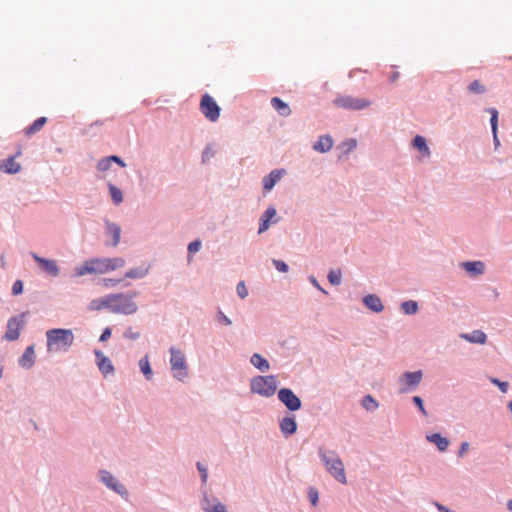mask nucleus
<instances>
[{"label":"nucleus","mask_w":512,"mask_h":512,"mask_svg":"<svg viewBox=\"0 0 512 512\" xmlns=\"http://www.w3.org/2000/svg\"><path fill=\"white\" fill-rule=\"evenodd\" d=\"M105 308L112 313L117 314H133L137 310L136 303L131 296L125 294H111L98 302V309Z\"/></svg>","instance_id":"nucleus-1"},{"label":"nucleus","mask_w":512,"mask_h":512,"mask_svg":"<svg viewBox=\"0 0 512 512\" xmlns=\"http://www.w3.org/2000/svg\"><path fill=\"white\" fill-rule=\"evenodd\" d=\"M48 352H66L74 342V335L70 329H50L46 332Z\"/></svg>","instance_id":"nucleus-2"},{"label":"nucleus","mask_w":512,"mask_h":512,"mask_svg":"<svg viewBox=\"0 0 512 512\" xmlns=\"http://www.w3.org/2000/svg\"><path fill=\"white\" fill-rule=\"evenodd\" d=\"M319 456L327 471L340 483L346 484L344 465L338 454L334 451L319 449Z\"/></svg>","instance_id":"nucleus-3"},{"label":"nucleus","mask_w":512,"mask_h":512,"mask_svg":"<svg viewBox=\"0 0 512 512\" xmlns=\"http://www.w3.org/2000/svg\"><path fill=\"white\" fill-rule=\"evenodd\" d=\"M277 387L278 383L276 377L273 375L256 376L250 381L251 392L262 397H271L275 394Z\"/></svg>","instance_id":"nucleus-4"},{"label":"nucleus","mask_w":512,"mask_h":512,"mask_svg":"<svg viewBox=\"0 0 512 512\" xmlns=\"http://www.w3.org/2000/svg\"><path fill=\"white\" fill-rule=\"evenodd\" d=\"M170 364L174 377L178 380H184L188 376V367L182 351L172 347L170 349Z\"/></svg>","instance_id":"nucleus-5"},{"label":"nucleus","mask_w":512,"mask_h":512,"mask_svg":"<svg viewBox=\"0 0 512 512\" xmlns=\"http://www.w3.org/2000/svg\"><path fill=\"white\" fill-rule=\"evenodd\" d=\"M200 111L211 122H215L220 117V107L212 96L204 94L200 101Z\"/></svg>","instance_id":"nucleus-6"},{"label":"nucleus","mask_w":512,"mask_h":512,"mask_svg":"<svg viewBox=\"0 0 512 512\" xmlns=\"http://www.w3.org/2000/svg\"><path fill=\"white\" fill-rule=\"evenodd\" d=\"M335 104L344 109L361 110L368 107L370 105V101L352 96H340L335 100Z\"/></svg>","instance_id":"nucleus-7"},{"label":"nucleus","mask_w":512,"mask_h":512,"mask_svg":"<svg viewBox=\"0 0 512 512\" xmlns=\"http://www.w3.org/2000/svg\"><path fill=\"white\" fill-rule=\"evenodd\" d=\"M278 398L291 411L299 410L301 407V400L289 388L280 389Z\"/></svg>","instance_id":"nucleus-8"},{"label":"nucleus","mask_w":512,"mask_h":512,"mask_svg":"<svg viewBox=\"0 0 512 512\" xmlns=\"http://www.w3.org/2000/svg\"><path fill=\"white\" fill-rule=\"evenodd\" d=\"M25 314H21L18 317L11 318L7 324V332L5 338L10 341L17 340L20 336V330L24 325Z\"/></svg>","instance_id":"nucleus-9"},{"label":"nucleus","mask_w":512,"mask_h":512,"mask_svg":"<svg viewBox=\"0 0 512 512\" xmlns=\"http://www.w3.org/2000/svg\"><path fill=\"white\" fill-rule=\"evenodd\" d=\"M125 260L121 257L98 259V274L109 273L122 268Z\"/></svg>","instance_id":"nucleus-10"},{"label":"nucleus","mask_w":512,"mask_h":512,"mask_svg":"<svg viewBox=\"0 0 512 512\" xmlns=\"http://www.w3.org/2000/svg\"><path fill=\"white\" fill-rule=\"evenodd\" d=\"M101 481L111 490L115 491L122 497L126 498L128 492L123 484H121L113 475L107 471L101 472Z\"/></svg>","instance_id":"nucleus-11"},{"label":"nucleus","mask_w":512,"mask_h":512,"mask_svg":"<svg viewBox=\"0 0 512 512\" xmlns=\"http://www.w3.org/2000/svg\"><path fill=\"white\" fill-rule=\"evenodd\" d=\"M31 256L42 271L53 277L59 275V268L56 261L40 257L36 253H32Z\"/></svg>","instance_id":"nucleus-12"},{"label":"nucleus","mask_w":512,"mask_h":512,"mask_svg":"<svg viewBox=\"0 0 512 512\" xmlns=\"http://www.w3.org/2000/svg\"><path fill=\"white\" fill-rule=\"evenodd\" d=\"M422 371L405 372L401 378L400 383L402 384L401 391L405 392L410 388L416 387L422 380Z\"/></svg>","instance_id":"nucleus-13"},{"label":"nucleus","mask_w":512,"mask_h":512,"mask_svg":"<svg viewBox=\"0 0 512 512\" xmlns=\"http://www.w3.org/2000/svg\"><path fill=\"white\" fill-rule=\"evenodd\" d=\"M120 233H121V228L117 224L106 222V226H105V235L107 237V239L105 241L106 245L115 247L119 243Z\"/></svg>","instance_id":"nucleus-14"},{"label":"nucleus","mask_w":512,"mask_h":512,"mask_svg":"<svg viewBox=\"0 0 512 512\" xmlns=\"http://www.w3.org/2000/svg\"><path fill=\"white\" fill-rule=\"evenodd\" d=\"M285 174V170H273L270 174L263 178V188L266 192L270 191L274 185L281 179Z\"/></svg>","instance_id":"nucleus-15"},{"label":"nucleus","mask_w":512,"mask_h":512,"mask_svg":"<svg viewBox=\"0 0 512 512\" xmlns=\"http://www.w3.org/2000/svg\"><path fill=\"white\" fill-rule=\"evenodd\" d=\"M363 303L368 309L376 313H379L384 309L381 299L375 294L365 296Z\"/></svg>","instance_id":"nucleus-16"},{"label":"nucleus","mask_w":512,"mask_h":512,"mask_svg":"<svg viewBox=\"0 0 512 512\" xmlns=\"http://www.w3.org/2000/svg\"><path fill=\"white\" fill-rule=\"evenodd\" d=\"M35 358L34 346H28L19 359V365L23 368L29 369L34 365Z\"/></svg>","instance_id":"nucleus-17"},{"label":"nucleus","mask_w":512,"mask_h":512,"mask_svg":"<svg viewBox=\"0 0 512 512\" xmlns=\"http://www.w3.org/2000/svg\"><path fill=\"white\" fill-rule=\"evenodd\" d=\"M333 146V140L330 136H320L317 142L314 144L313 149L320 153H325L331 150Z\"/></svg>","instance_id":"nucleus-18"},{"label":"nucleus","mask_w":512,"mask_h":512,"mask_svg":"<svg viewBox=\"0 0 512 512\" xmlns=\"http://www.w3.org/2000/svg\"><path fill=\"white\" fill-rule=\"evenodd\" d=\"M461 338L471 343L485 344L487 340L486 334L481 330H474L471 333H465L460 335Z\"/></svg>","instance_id":"nucleus-19"},{"label":"nucleus","mask_w":512,"mask_h":512,"mask_svg":"<svg viewBox=\"0 0 512 512\" xmlns=\"http://www.w3.org/2000/svg\"><path fill=\"white\" fill-rule=\"evenodd\" d=\"M276 215V209L274 207H268L266 211L263 213L260 219V226L258 233L261 234L265 232L270 225V220Z\"/></svg>","instance_id":"nucleus-20"},{"label":"nucleus","mask_w":512,"mask_h":512,"mask_svg":"<svg viewBox=\"0 0 512 512\" xmlns=\"http://www.w3.org/2000/svg\"><path fill=\"white\" fill-rule=\"evenodd\" d=\"M271 105L283 117H288L291 114L289 105L283 102L279 97H273L271 99Z\"/></svg>","instance_id":"nucleus-21"},{"label":"nucleus","mask_w":512,"mask_h":512,"mask_svg":"<svg viewBox=\"0 0 512 512\" xmlns=\"http://www.w3.org/2000/svg\"><path fill=\"white\" fill-rule=\"evenodd\" d=\"M20 168V164L15 161V157H9L5 159L0 165V169L9 174H15L19 172Z\"/></svg>","instance_id":"nucleus-22"},{"label":"nucleus","mask_w":512,"mask_h":512,"mask_svg":"<svg viewBox=\"0 0 512 512\" xmlns=\"http://www.w3.org/2000/svg\"><path fill=\"white\" fill-rule=\"evenodd\" d=\"M280 429L285 435H292L296 432L297 424L293 417H285L280 423Z\"/></svg>","instance_id":"nucleus-23"},{"label":"nucleus","mask_w":512,"mask_h":512,"mask_svg":"<svg viewBox=\"0 0 512 512\" xmlns=\"http://www.w3.org/2000/svg\"><path fill=\"white\" fill-rule=\"evenodd\" d=\"M95 269H96V264H95V261L92 259V260L86 261L82 265L76 267L74 275L76 277H82L86 274L93 273L95 271Z\"/></svg>","instance_id":"nucleus-24"},{"label":"nucleus","mask_w":512,"mask_h":512,"mask_svg":"<svg viewBox=\"0 0 512 512\" xmlns=\"http://www.w3.org/2000/svg\"><path fill=\"white\" fill-rule=\"evenodd\" d=\"M250 361L255 368L262 372L267 371L270 368L269 362L259 353L253 354Z\"/></svg>","instance_id":"nucleus-25"},{"label":"nucleus","mask_w":512,"mask_h":512,"mask_svg":"<svg viewBox=\"0 0 512 512\" xmlns=\"http://www.w3.org/2000/svg\"><path fill=\"white\" fill-rule=\"evenodd\" d=\"M427 440L434 443L440 451H445L449 446V441L440 434L435 433L427 436Z\"/></svg>","instance_id":"nucleus-26"},{"label":"nucleus","mask_w":512,"mask_h":512,"mask_svg":"<svg viewBox=\"0 0 512 512\" xmlns=\"http://www.w3.org/2000/svg\"><path fill=\"white\" fill-rule=\"evenodd\" d=\"M46 122H47V118L46 117H40V118L36 119L30 126H28L25 129V135L26 136H31V135L37 133L38 131H40L44 127Z\"/></svg>","instance_id":"nucleus-27"},{"label":"nucleus","mask_w":512,"mask_h":512,"mask_svg":"<svg viewBox=\"0 0 512 512\" xmlns=\"http://www.w3.org/2000/svg\"><path fill=\"white\" fill-rule=\"evenodd\" d=\"M487 112L491 115V128L494 136V141L496 145L499 144V140L497 138V128H498V111L495 108H488Z\"/></svg>","instance_id":"nucleus-28"},{"label":"nucleus","mask_w":512,"mask_h":512,"mask_svg":"<svg viewBox=\"0 0 512 512\" xmlns=\"http://www.w3.org/2000/svg\"><path fill=\"white\" fill-rule=\"evenodd\" d=\"M463 266L467 272L473 274H482L484 271V264L481 261L465 262Z\"/></svg>","instance_id":"nucleus-29"},{"label":"nucleus","mask_w":512,"mask_h":512,"mask_svg":"<svg viewBox=\"0 0 512 512\" xmlns=\"http://www.w3.org/2000/svg\"><path fill=\"white\" fill-rule=\"evenodd\" d=\"M413 146L421 151L425 156L430 155V150L426 144V140L424 137L417 135L413 140Z\"/></svg>","instance_id":"nucleus-30"},{"label":"nucleus","mask_w":512,"mask_h":512,"mask_svg":"<svg viewBox=\"0 0 512 512\" xmlns=\"http://www.w3.org/2000/svg\"><path fill=\"white\" fill-rule=\"evenodd\" d=\"M98 369L104 374H112L114 372V367L112 365V362L107 357H101L100 361L98 362Z\"/></svg>","instance_id":"nucleus-31"},{"label":"nucleus","mask_w":512,"mask_h":512,"mask_svg":"<svg viewBox=\"0 0 512 512\" xmlns=\"http://www.w3.org/2000/svg\"><path fill=\"white\" fill-rule=\"evenodd\" d=\"M147 273L148 268L146 267L134 268L125 273V278L140 279L146 276Z\"/></svg>","instance_id":"nucleus-32"},{"label":"nucleus","mask_w":512,"mask_h":512,"mask_svg":"<svg viewBox=\"0 0 512 512\" xmlns=\"http://www.w3.org/2000/svg\"><path fill=\"white\" fill-rule=\"evenodd\" d=\"M401 309L405 314L413 315L418 311V304L413 300H408L401 304Z\"/></svg>","instance_id":"nucleus-33"},{"label":"nucleus","mask_w":512,"mask_h":512,"mask_svg":"<svg viewBox=\"0 0 512 512\" xmlns=\"http://www.w3.org/2000/svg\"><path fill=\"white\" fill-rule=\"evenodd\" d=\"M110 196L115 204H120L123 201L122 191L114 186L113 184H109Z\"/></svg>","instance_id":"nucleus-34"},{"label":"nucleus","mask_w":512,"mask_h":512,"mask_svg":"<svg viewBox=\"0 0 512 512\" xmlns=\"http://www.w3.org/2000/svg\"><path fill=\"white\" fill-rule=\"evenodd\" d=\"M139 367L148 380L152 378V370L147 357L139 361Z\"/></svg>","instance_id":"nucleus-35"},{"label":"nucleus","mask_w":512,"mask_h":512,"mask_svg":"<svg viewBox=\"0 0 512 512\" xmlns=\"http://www.w3.org/2000/svg\"><path fill=\"white\" fill-rule=\"evenodd\" d=\"M328 280L332 285H340L342 280V273L340 270H331L328 274Z\"/></svg>","instance_id":"nucleus-36"},{"label":"nucleus","mask_w":512,"mask_h":512,"mask_svg":"<svg viewBox=\"0 0 512 512\" xmlns=\"http://www.w3.org/2000/svg\"><path fill=\"white\" fill-rule=\"evenodd\" d=\"M472 93L482 94L485 92V87L480 83L479 80H474L468 87Z\"/></svg>","instance_id":"nucleus-37"},{"label":"nucleus","mask_w":512,"mask_h":512,"mask_svg":"<svg viewBox=\"0 0 512 512\" xmlns=\"http://www.w3.org/2000/svg\"><path fill=\"white\" fill-rule=\"evenodd\" d=\"M363 406L367 410H373V409H376L378 407V403L375 401V399L372 396L367 395L363 399Z\"/></svg>","instance_id":"nucleus-38"},{"label":"nucleus","mask_w":512,"mask_h":512,"mask_svg":"<svg viewBox=\"0 0 512 512\" xmlns=\"http://www.w3.org/2000/svg\"><path fill=\"white\" fill-rule=\"evenodd\" d=\"M236 290H237V294L239 295L240 298L244 299V298L247 297L248 290H247V288L245 286V283L243 281H241V282H239L237 284Z\"/></svg>","instance_id":"nucleus-39"},{"label":"nucleus","mask_w":512,"mask_h":512,"mask_svg":"<svg viewBox=\"0 0 512 512\" xmlns=\"http://www.w3.org/2000/svg\"><path fill=\"white\" fill-rule=\"evenodd\" d=\"M491 382L493 384H495L496 386L499 387V389L501 390V392L503 393H506L508 388H509V384L508 382H503V381H500L499 379L497 378H491Z\"/></svg>","instance_id":"nucleus-40"},{"label":"nucleus","mask_w":512,"mask_h":512,"mask_svg":"<svg viewBox=\"0 0 512 512\" xmlns=\"http://www.w3.org/2000/svg\"><path fill=\"white\" fill-rule=\"evenodd\" d=\"M201 248V241L200 240H194L189 243L188 245V251L189 253H196Z\"/></svg>","instance_id":"nucleus-41"},{"label":"nucleus","mask_w":512,"mask_h":512,"mask_svg":"<svg viewBox=\"0 0 512 512\" xmlns=\"http://www.w3.org/2000/svg\"><path fill=\"white\" fill-rule=\"evenodd\" d=\"M308 497L313 506H316L318 503V491L314 488H311L308 492Z\"/></svg>","instance_id":"nucleus-42"},{"label":"nucleus","mask_w":512,"mask_h":512,"mask_svg":"<svg viewBox=\"0 0 512 512\" xmlns=\"http://www.w3.org/2000/svg\"><path fill=\"white\" fill-rule=\"evenodd\" d=\"M207 512H226V508L221 503H217L213 505L212 507H205L204 508Z\"/></svg>","instance_id":"nucleus-43"},{"label":"nucleus","mask_w":512,"mask_h":512,"mask_svg":"<svg viewBox=\"0 0 512 512\" xmlns=\"http://www.w3.org/2000/svg\"><path fill=\"white\" fill-rule=\"evenodd\" d=\"M273 264L275 268L280 272H287L288 266L284 261L281 260H273Z\"/></svg>","instance_id":"nucleus-44"},{"label":"nucleus","mask_w":512,"mask_h":512,"mask_svg":"<svg viewBox=\"0 0 512 512\" xmlns=\"http://www.w3.org/2000/svg\"><path fill=\"white\" fill-rule=\"evenodd\" d=\"M23 291V283L21 280H17L14 282L13 286H12V293L14 295H18L20 293H22Z\"/></svg>","instance_id":"nucleus-45"},{"label":"nucleus","mask_w":512,"mask_h":512,"mask_svg":"<svg viewBox=\"0 0 512 512\" xmlns=\"http://www.w3.org/2000/svg\"><path fill=\"white\" fill-rule=\"evenodd\" d=\"M357 145L355 139H348L342 143V146L346 148V152L353 150Z\"/></svg>","instance_id":"nucleus-46"},{"label":"nucleus","mask_w":512,"mask_h":512,"mask_svg":"<svg viewBox=\"0 0 512 512\" xmlns=\"http://www.w3.org/2000/svg\"><path fill=\"white\" fill-rule=\"evenodd\" d=\"M122 281V279H108V278H102L101 279V283L106 286V287H110V286H114V285H117L119 284L120 282Z\"/></svg>","instance_id":"nucleus-47"},{"label":"nucleus","mask_w":512,"mask_h":512,"mask_svg":"<svg viewBox=\"0 0 512 512\" xmlns=\"http://www.w3.org/2000/svg\"><path fill=\"white\" fill-rule=\"evenodd\" d=\"M413 402L417 405V407L420 409V411H421V413H422L423 415H426V414H427V412H426V410H425V408H424V405H423V400L421 399V397H419V396H414V397H413Z\"/></svg>","instance_id":"nucleus-48"},{"label":"nucleus","mask_w":512,"mask_h":512,"mask_svg":"<svg viewBox=\"0 0 512 512\" xmlns=\"http://www.w3.org/2000/svg\"><path fill=\"white\" fill-rule=\"evenodd\" d=\"M197 468L201 474L202 481L205 483L208 477L207 469L199 462L197 463Z\"/></svg>","instance_id":"nucleus-49"},{"label":"nucleus","mask_w":512,"mask_h":512,"mask_svg":"<svg viewBox=\"0 0 512 512\" xmlns=\"http://www.w3.org/2000/svg\"><path fill=\"white\" fill-rule=\"evenodd\" d=\"M109 165H110V161H109L108 157L104 158L98 162V168L101 170H107L109 168Z\"/></svg>","instance_id":"nucleus-50"},{"label":"nucleus","mask_w":512,"mask_h":512,"mask_svg":"<svg viewBox=\"0 0 512 512\" xmlns=\"http://www.w3.org/2000/svg\"><path fill=\"white\" fill-rule=\"evenodd\" d=\"M110 336H111V329L106 328V329H104V331L102 332V334L98 340L103 342V341H106L107 339H109Z\"/></svg>","instance_id":"nucleus-51"},{"label":"nucleus","mask_w":512,"mask_h":512,"mask_svg":"<svg viewBox=\"0 0 512 512\" xmlns=\"http://www.w3.org/2000/svg\"><path fill=\"white\" fill-rule=\"evenodd\" d=\"M469 443L468 442H463L460 446V449H459V455L460 456H463L464 453H466L468 450H469Z\"/></svg>","instance_id":"nucleus-52"},{"label":"nucleus","mask_w":512,"mask_h":512,"mask_svg":"<svg viewBox=\"0 0 512 512\" xmlns=\"http://www.w3.org/2000/svg\"><path fill=\"white\" fill-rule=\"evenodd\" d=\"M108 159H109L110 163L112 161H114V162L118 163L122 167L125 166V163L119 157H117V156H109Z\"/></svg>","instance_id":"nucleus-53"},{"label":"nucleus","mask_w":512,"mask_h":512,"mask_svg":"<svg viewBox=\"0 0 512 512\" xmlns=\"http://www.w3.org/2000/svg\"><path fill=\"white\" fill-rule=\"evenodd\" d=\"M435 506L437 507L439 512H455V511H452V510L448 509L446 506H444L442 504H439V503H435Z\"/></svg>","instance_id":"nucleus-54"},{"label":"nucleus","mask_w":512,"mask_h":512,"mask_svg":"<svg viewBox=\"0 0 512 512\" xmlns=\"http://www.w3.org/2000/svg\"><path fill=\"white\" fill-rule=\"evenodd\" d=\"M220 317H221L222 322H223L225 325H230V324H231V320H230L228 317H226L225 315L221 314V316H220Z\"/></svg>","instance_id":"nucleus-55"},{"label":"nucleus","mask_w":512,"mask_h":512,"mask_svg":"<svg viewBox=\"0 0 512 512\" xmlns=\"http://www.w3.org/2000/svg\"><path fill=\"white\" fill-rule=\"evenodd\" d=\"M312 283H313V285H314L315 287H317V288H318L319 290H321L323 293H325V294L327 293L324 289H322V288L319 286V284H318V282L316 281V279H313V280H312Z\"/></svg>","instance_id":"nucleus-56"},{"label":"nucleus","mask_w":512,"mask_h":512,"mask_svg":"<svg viewBox=\"0 0 512 512\" xmlns=\"http://www.w3.org/2000/svg\"><path fill=\"white\" fill-rule=\"evenodd\" d=\"M397 78H398V73L395 72V73H393V75L391 77V81H395Z\"/></svg>","instance_id":"nucleus-57"},{"label":"nucleus","mask_w":512,"mask_h":512,"mask_svg":"<svg viewBox=\"0 0 512 512\" xmlns=\"http://www.w3.org/2000/svg\"><path fill=\"white\" fill-rule=\"evenodd\" d=\"M507 506H508V509H509L510 511H512V500L508 501Z\"/></svg>","instance_id":"nucleus-58"},{"label":"nucleus","mask_w":512,"mask_h":512,"mask_svg":"<svg viewBox=\"0 0 512 512\" xmlns=\"http://www.w3.org/2000/svg\"><path fill=\"white\" fill-rule=\"evenodd\" d=\"M208 153H209V151H208V150H206V151L204 152V154H203V158H204V159H206V158L208 157Z\"/></svg>","instance_id":"nucleus-59"},{"label":"nucleus","mask_w":512,"mask_h":512,"mask_svg":"<svg viewBox=\"0 0 512 512\" xmlns=\"http://www.w3.org/2000/svg\"><path fill=\"white\" fill-rule=\"evenodd\" d=\"M3 370L0 368V378L2 377Z\"/></svg>","instance_id":"nucleus-60"}]
</instances>
